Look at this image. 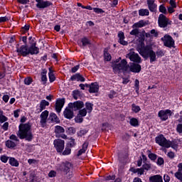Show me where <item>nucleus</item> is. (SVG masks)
Here are the masks:
<instances>
[{
	"label": "nucleus",
	"instance_id": "obj_1",
	"mask_svg": "<svg viewBox=\"0 0 182 182\" xmlns=\"http://www.w3.org/2000/svg\"><path fill=\"white\" fill-rule=\"evenodd\" d=\"M31 127H32V125L29 122L21 124L17 132V136L19 139H26L28 141H31L33 139V135H32V132H31Z\"/></svg>",
	"mask_w": 182,
	"mask_h": 182
},
{
	"label": "nucleus",
	"instance_id": "obj_2",
	"mask_svg": "<svg viewBox=\"0 0 182 182\" xmlns=\"http://www.w3.org/2000/svg\"><path fill=\"white\" fill-rule=\"evenodd\" d=\"M137 50L144 59H149V58L150 63H153V62L157 60L156 52L153 50L151 47L146 46L145 47H141V48H137Z\"/></svg>",
	"mask_w": 182,
	"mask_h": 182
},
{
	"label": "nucleus",
	"instance_id": "obj_3",
	"mask_svg": "<svg viewBox=\"0 0 182 182\" xmlns=\"http://www.w3.org/2000/svg\"><path fill=\"white\" fill-rule=\"evenodd\" d=\"M128 66L129 65H127V61L125 59L122 60V58H119L114 61L112 69L114 73H119L121 70L127 72Z\"/></svg>",
	"mask_w": 182,
	"mask_h": 182
},
{
	"label": "nucleus",
	"instance_id": "obj_4",
	"mask_svg": "<svg viewBox=\"0 0 182 182\" xmlns=\"http://www.w3.org/2000/svg\"><path fill=\"white\" fill-rule=\"evenodd\" d=\"M57 170L63 171V173H65L66 174L69 173V176H73V173L70 172V170H72V164L70 162H63L61 164L58 165Z\"/></svg>",
	"mask_w": 182,
	"mask_h": 182
},
{
	"label": "nucleus",
	"instance_id": "obj_5",
	"mask_svg": "<svg viewBox=\"0 0 182 182\" xmlns=\"http://www.w3.org/2000/svg\"><path fill=\"white\" fill-rule=\"evenodd\" d=\"M155 141L161 147H165L166 149H170V141L167 140L166 137L163 135H159L155 138Z\"/></svg>",
	"mask_w": 182,
	"mask_h": 182
},
{
	"label": "nucleus",
	"instance_id": "obj_6",
	"mask_svg": "<svg viewBox=\"0 0 182 182\" xmlns=\"http://www.w3.org/2000/svg\"><path fill=\"white\" fill-rule=\"evenodd\" d=\"M161 40L164 42V45L166 48H174V39L171 36L165 35Z\"/></svg>",
	"mask_w": 182,
	"mask_h": 182
},
{
	"label": "nucleus",
	"instance_id": "obj_7",
	"mask_svg": "<svg viewBox=\"0 0 182 182\" xmlns=\"http://www.w3.org/2000/svg\"><path fill=\"white\" fill-rule=\"evenodd\" d=\"M127 58H129L132 62H134L135 63H141V58L133 50H130L129 53L127 55Z\"/></svg>",
	"mask_w": 182,
	"mask_h": 182
},
{
	"label": "nucleus",
	"instance_id": "obj_8",
	"mask_svg": "<svg viewBox=\"0 0 182 182\" xmlns=\"http://www.w3.org/2000/svg\"><path fill=\"white\" fill-rule=\"evenodd\" d=\"M54 132L55 133V137L64 139V140H67L68 136L65 134V129L63 127L57 125L55 127Z\"/></svg>",
	"mask_w": 182,
	"mask_h": 182
},
{
	"label": "nucleus",
	"instance_id": "obj_9",
	"mask_svg": "<svg viewBox=\"0 0 182 182\" xmlns=\"http://www.w3.org/2000/svg\"><path fill=\"white\" fill-rule=\"evenodd\" d=\"M53 144L58 153H62L63 151V149H65V141L62 139H55L53 141Z\"/></svg>",
	"mask_w": 182,
	"mask_h": 182
},
{
	"label": "nucleus",
	"instance_id": "obj_10",
	"mask_svg": "<svg viewBox=\"0 0 182 182\" xmlns=\"http://www.w3.org/2000/svg\"><path fill=\"white\" fill-rule=\"evenodd\" d=\"M141 70V65L134 63H132L129 65H128L127 72H132L133 73H140Z\"/></svg>",
	"mask_w": 182,
	"mask_h": 182
},
{
	"label": "nucleus",
	"instance_id": "obj_11",
	"mask_svg": "<svg viewBox=\"0 0 182 182\" xmlns=\"http://www.w3.org/2000/svg\"><path fill=\"white\" fill-rule=\"evenodd\" d=\"M171 114H173V112L170 109L161 110L158 114L159 117H160V119L164 121L167 120V119H168Z\"/></svg>",
	"mask_w": 182,
	"mask_h": 182
},
{
	"label": "nucleus",
	"instance_id": "obj_12",
	"mask_svg": "<svg viewBox=\"0 0 182 182\" xmlns=\"http://www.w3.org/2000/svg\"><path fill=\"white\" fill-rule=\"evenodd\" d=\"M158 22L160 28H166L167 25L170 23V22H168V18H167V17L164 14L159 15Z\"/></svg>",
	"mask_w": 182,
	"mask_h": 182
},
{
	"label": "nucleus",
	"instance_id": "obj_13",
	"mask_svg": "<svg viewBox=\"0 0 182 182\" xmlns=\"http://www.w3.org/2000/svg\"><path fill=\"white\" fill-rule=\"evenodd\" d=\"M16 52L18 55L21 56H28L29 55V50L28 48V46H21L20 48L16 46Z\"/></svg>",
	"mask_w": 182,
	"mask_h": 182
},
{
	"label": "nucleus",
	"instance_id": "obj_14",
	"mask_svg": "<svg viewBox=\"0 0 182 182\" xmlns=\"http://www.w3.org/2000/svg\"><path fill=\"white\" fill-rule=\"evenodd\" d=\"M84 106L85 104L82 101H77L74 103L69 104L70 109H73L75 112H76V110H80V109H82Z\"/></svg>",
	"mask_w": 182,
	"mask_h": 182
},
{
	"label": "nucleus",
	"instance_id": "obj_15",
	"mask_svg": "<svg viewBox=\"0 0 182 182\" xmlns=\"http://www.w3.org/2000/svg\"><path fill=\"white\" fill-rule=\"evenodd\" d=\"M48 116H49V112L48 110L44 111L41 114L40 123H41L42 127H45V126H46V120H48Z\"/></svg>",
	"mask_w": 182,
	"mask_h": 182
},
{
	"label": "nucleus",
	"instance_id": "obj_16",
	"mask_svg": "<svg viewBox=\"0 0 182 182\" xmlns=\"http://www.w3.org/2000/svg\"><path fill=\"white\" fill-rule=\"evenodd\" d=\"M65 105V99L58 100L55 102V110L57 113H60L62 108Z\"/></svg>",
	"mask_w": 182,
	"mask_h": 182
},
{
	"label": "nucleus",
	"instance_id": "obj_17",
	"mask_svg": "<svg viewBox=\"0 0 182 182\" xmlns=\"http://www.w3.org/2000/svg\"><path fill=\"white\" fill-rule=\"evenodd\" d=\"M38 53H39V48L36 47V43H34L28 48V55H38Z\"/></svg>",
	"mask_w": 182,
	"mask_h": 182
},
{
	"label": "nucleus",
	"instance_id": "obj_18",
	"mask_svg": "<svg viewBox=\"0 0 182 182\" xmlns=\"http://www.w3.org/2000/svg\"><path fill=\"white\" fill-rule=\"evenodd\" d=\"M155 1L156 0H147L148 8L151 12H155L157 8V5L154 4Z\"/></svg>",
	"mask_w": 182,
	"mask_h": 182
},
{
	"label": "nucleus",
	"instance_id": "obj_19",
	"mask_svg": "<svg viewBox=\"0 0 182 182\" xmlns=\"http://www.w3.org/2000/svg\"><path fill=\"white\" fill-rule=\"evenodd\" d=\"M90 93H97L99 92V85L97 82H93L90 85Z\"/></svg>",
	"mask_w": 182,
	"mask_h": 182
},
{
	"label": "nucleus",
	"instance_id": "obj_20",
	"mask_svg": "<svg viewBox=\"0 0 182 182\" xmlns=\"http://www.w3.org/2000/svg\"><path fill=\"white\" fill-rule=\"evenodd\" d=\"M50 5H52V3L49 1H41L39 4H36L37 8H40V9H45V8H48L49 6H50Z\"/></svg>",
	"mask_w": 182,
	"mask_h": 182
},
{
	"label": "nucleus",
	"instance_id": "obj_21",
	"mask_svg": "<svg viewBox=\"0 0 182 182\" xmlns=\"http://www.w3.org/2000/svg\"><path fill=\"white\" fill-rule=\"evenodd\" d=\"M63 114L66 119H73V111L70 108H66L63 112Z\"/></svg>",
	"mask_w": 182,
	"mask_h": 182
},
{
	"label": "nucleus",
	"instance_id": "obj_22",
	"mask_svg": "<svg viewBox=\"0 0 182 182\" xmlns=\"http://www.w3.org/2000/svg\"><path fill=\"white\" fill-rule=\"evenodd\" d=\"M48 120H50L52 123H60V120L55 113H50Z\"/></svg>",
	"mask_w": 182,
	"mask_h": 182
},
{
	"label": "nucleus",
	"instance_id": "obj_23",
	"mask_svg": "<svg viewBox=\"0 0 182 182\" xmlns=\"http://www.w3.org/2000/svg\"><path fill=\"white\" fill-rule=\"evenodd\" d=\"M70 80L73 82L74 80H77V82H85V79L83 77V76L80 75V74L77 73L70 77Z\"/></svg>",
	"mask_w": 182,
	"mask_h": 182
},
{
	"label": "nucleus",
	"instance_id": "obj_24",
	"mask_svg": "<svg viewBox=\"0 0 182 182\" xmlns=\"http://www.w3.org/2000/svg\"><path fill=\"white\" fill-rule=\"evenodd\" d=\"M119 42L121 45L126 46L127 45V41H124V33L120 31L118 33Z\"/></svg>",
	"mask_w": 182,
	"mask_h": 182
},
{
	"label": "nucleus",
	"instance_id": "obj_25",
	"mask_svg": "<svg viewBox=\"0 0 182 182\" xmlns=\"http://www.w3.org/2000/svg\"><path fill=\"white\" fill-rule=\"evenodd\" d=\"M146 25H147V21L144 20H141L139 22L134 23L132 28L133 29L136 28H143V26H146Z\"/></svg>",
	"mask_w": 182,
	"mask_h": 182
},
{
	"label": "nucleus",
	"instance_id": "obj_26",
	"mask_svg": "<svg viewBox=\"0 0 182 182\" xmlns=\"http://www.w3.org/2000/svg\"><path fill=\"white\" fill-rule=\"evenodd\" d=\"M150 182H163V177L160 175H155L149 178Z\"/></svg>",
	"mask_w": 182,
	"mask_h": 182
},
{
	"label": "nucleus",
	"instance_id": "obj_27",
	"mask_svg": "<svg viewBox=\"0 0 182 182\" xmlns=\"http://www.w3.org/2000/svg\"><path fill=\"white\" fill-rule=\"evenodd\" d=\"M9 163L10 166H12L13 167H19V161L14 157L9 159Z\"/></svg>",
	"mask_w": 182,
	"mask_h": 182
},
{
	"label": "nucleus",
	"instance_id": "obj_28",
	"mask_svg": "<svg viewBox=\"0 0 182 182\" xmlns=\"http://www.w3.org/2000/svg\"><path fill=\"white\" fill-rule=\"evenodd\" d=\"M88 146H89V144L87 142H85L82 144V149L79 150L77 156H82L83 153H86V150H87Z\"/></svg>",
	"mask_w": 182,
	"mask_h": 182
},
{
	"label": "nucleus",
	"instance_id": "obj_29",
	"mask_svg": "<svg viewBox=\"0 0 182 182\" xmlns=\"http://www.w3.org/2000/svg\"><path fill=\"white\" fill-rule=\"evenodd\" d=\"M49 105V102L43 100L40 102V112H42L43 110H45L46 109V106Z\"/></svg>",
	"mask_w": 182,
	"mask_h": 182
},
{
	"label": "nucleus",
	"instance_id": "obj_30",
	"mask_svg": "<svg viewBox=\"0 0 182 182\" xmlns=\"http://www.w3.org/2000/svg\"><path fill=\"white\" fill-rule=\"evenodd\" d=\"M150 12H149V9H141L139 10V16H149Z\"/></svg>",
	"mask_w": 182,
	"mask_h": 182
},
{
	"label": "nucleus",
	"instance_id": "obj_31",
	"mask_svg": "<svg viewBox=\"0 0 182 182\" xmlns=\"http://www.w3.org/2000/svg\"><path fill=\"white\" fill-rule=\"evenodd\" d=\"M148 153V157L150 160H151L152 161H156V160H157V155L151 153V151L148 150L147 151Z\"/></svg>",
	"mask_w": 182,
	"mask_h": 182
},
{
	"label": "nucleus",
	"instance_id": "obj_32",
	"mask_svg": "<svg viewBox=\"0 0 182 182\" xmlns=\"http://www.w3.org/2000/svg\"><path fill=\"white\" fill-rule=\"evenodd\" d=\"M6 146L8 149H14L16 147V143L12 141L11 140H8L6 141Z\"/></svg>",
	"mask_w": 182,
	"mask_h": 182
},
{
	"label": "nucleus",
	"instance_id": "obj_33",
	"mask_svg": "<svg viewBox=\"0 0 182 182\" xmlns=\"http://www.w3.org/2000/svg\"><path fill=\"white\" fill-rule=\"evenodd\" d=\"M46 73H48V71L46 70H43L41 73V80L43 82V85L46 83L48 80V77H46Z\"/></svg>",
	"mask_w": 182,
	"mask_h": 182
},
{
	"label": "nucleus",
	"instance_id": "obj_34",
	"mask_svg": "<svg viewBox=\"0 0 182 182\" xmlns=\"http://www.w3.org/2000/svg\"><path fill=\"white\" fill-rule=\"evenodd\" d=\"M129 124L134 127H137V126H139V120L136 118H132L129 120Z\"/></svg>",
	"mask_w": 182,
	"mask_h": 182
},
{
	"label": "nucleus",
	"instance_id": "obj_35",
	"mask_svg": "<svg viewBox=\"0 0 182 182\" xmlns=\"http://www.w3.org/2000/svg\"><path fill=\"white\" fill-rule=\"evenodd\" d=\"M48 76H49L50 82L51 83H52V82H55L56 78L55 77V75L53 74V71H52L51 68H49Z\"/></svg>",
	"mask_w": 182,
	"mask_h": 182
},
{
	"label": "nucleus",
	"instance_id": "obj_36",
	"mask_svg": "<svg viewBox=\"0 0 182 182\" xmlns=\"http://www.w3.org/2000/svg\"><path fill=\"white\" fill-rule=\"evenodd\" d=\"M132 110L134 112V113H139L140 110H141V108L139 105H136V104H133L132 105Z\"/></svg>",
	"mask_w": 182,
	"mask_h": 182
},
{
	"label": "nucleus",
	"instance_id": "obj_37",
	"mask_svg": "<svg viewBox=\"0 0 182 182\" xmlns=\"http://www.w3.org/2000/svg\"><path fill=\"white\" fill-rule=\"evenodd\" d=\"M85 107L87 110L88 113H92V110H93V104L90 102H86L85 103Z\"/></svg>",
	"mask_w": 182,
	"mask_h": 182
},
{
	"label": "nucleus",
	"instance_id": "obj_38",
	"mask_svg": "<svg viewBox=\"0 0 182 182\" xmlns=\"http://www.w3.org/2000/svg\"><path fill=\"white\" fill-rule=\"evenodd\" d=\"M71 152L72 149L69 147V146L67 145L62 154L63 156H69V154H70Z\"/></svg>",
	"mask_w": 182,
	"mask_h": 182
},
{
	"label": "nucleus",
	"instance_id": "obj_39",
	"mask_svg": "<svg viewBox=\"0 0 182 182\" xmlns=\"http://www.w3.org/2000/svg\"><path fill=\"white\" fill-rule=\"evenodd\" d=\"M155 53L157 58H162V56H164L166 52L163 50L158 49Z\"/></svg>",
	"mask_w": 182,
	"mask_h": 182
},
{
	"label": "nucleus",
	"instance_id": "obj_40",
	"mask_svg": "<svg viewBox=\"0 0 182 182\" xmlns=\"http://www.w3.org/2000/svg\"><path fill=\"white\" fill-rule=\"evenodd\" d=\"M104 58L107 62L112 60V55H110L106 50L104 51Z\"/></svg>",
	"mask_w": 182,
	"mask_h": 182
},
{
	"label": "nucleus",
	"instance_id": "obj_41",
	"mask_svg": "<svg viewBox=\"0 0 182 182\" xmlns=\"http://www.w3.org/2000/svg\"><path fill=\"white\" fill-rule=\"evenodd\" d=\"M81 42L82 43V46H87V45L90 44V41L86 37L82 38Z\"/></svg>",
	"mask_w": 182,
	"mask_h": 182
},
{
	"label": "nucleus",
	"instance_id": "obj_42",
	"mask_svg": "<svg viewBox=\"0 0 182 182\" xmlns=\"http://www.w3.org/2000/svg\"><path fill=\"white\" fill-rule=\"evenodd\" d=\"M87 133V129H80L77 132V136H78V137H83V136H85V134H86Z\"/></svg>",
	"mask_w": 182,
	"mask_h": 182
},
{
	"label": "nucleus",
	"instance_id": "obj_43",
	"mask_svg": "<svg viewBox=\"0 0 182 182\" xmlns=\"http://www.w3.org/2000/svg\"><path fill=\"white\" fill-rule=\"evenodd\" d=\"M73 96L75 100H77L79 99V97L80 96V92L78 90H74L73 92Z\"/></svg>",
	"mask_w": 182,
	"mask_h": 182
},
{
	"label": "nucleus",
	"instance_id": "obj_44",
	"mask_svg": "<svg viewBox=\"0 0 182 182\" xmlns=\"http://www.w3.org/2000/svg\"><path fill=\"white\" fill-rule=\"evenodd\" d=\"M175 177L179 180V181L182 182V173L180 171H177L175 173Z\"/></svg>",
	"mask_w": 182,
	"mask_h": 182
},
{
	"label": "nucleus",
	"instance_id": "obj_45",
	"mask_svg": "<svg viewBox=\"0 0 182 182\" xmlns=\"http://www.w3.org/2000/svg\"><path fill=\"white\" fill-rule=\"evenodd\" d=\"M79 114L81 116V117H85L86 114H87V110L86 109H82L79 111Z\"/></svg>",
	"mask_w": 182,
	"mask_h": 182
},
{
	"label": "nucleus",
	"instance_id": "obj_46",
	"mask_svg": "<svg viewBox=\"0 0 182 182\" xmlns=\"http://www.w3.org/2000/svg\"><path fill=\"white\" fill-rule=\"evenodd\" d=\"M68 147H75V146H76V143L75 142V139H70V141L68 143Z\"/></svg>",
	"mask_w": 182,
	"mask_h": 182
},
{
	"label": "nucleus",
	"instance_id": "obj_47",
	"mask_svg": "<svg viewBox=\"0 0 182 182\" xmlns=\"http://www.w3.org/2000/svg\"><path fill=\"white\" fill-rule=\"evenodd\" d=\"M9 159V157L5 156V155H2L0 157V160L1 161H2V163H8V160Z\"/></svg>",
	"mask_w": 182,
	"mask_h": 182
},
{
	"label": "nucleus",
	"instance_id": "obj_48",
	"mask_svg": "<svg viewBox=\"0 0 182 182\" xmlns=\"http://www.w3.org/2000/svg\"><path fill=\"white\" fill-rule=\"evenodd\" d=\"M139 85H140V82L139 81V80H135L134 86H135V90H136V93H139Z\"/></svg>",
	"mask_w": 182,
	"mask_h": 182
},
{
	"label": "nucleus",
	"instance_id": "obj_49",
	"mask_svg": "<svg viewBox=\"0 0 182 182\" xmlns=\"http://www.w3.org/2000/svg\"><path fill=\"white\" fill-rule=\"evenodd\" d=\"M93 11H94V12H95V14H104L105 13V11H103V9H99V8H93Z\"/></svg>",
	"mask_w": 182,
	"mask_h": 182
},
{
	"label": "nucleus",
	"instance_id": "obj_50",
	"mask_svg": "<svg viewBox=\"0 0 182 182\" xmlns=\"http://www.w3.org/2000/svg\"><path fill=\"white\" fill-rule=\"evenodd\" d=\"M156 163L158 166H162V164H164V159L161 157H159Z\"/></svg>",
	"mask_w": 182,
	"mask_h": 182
},
{
	"label": "nucleus",
	"instance_id": "obj_51",
	"mask_svg": "<svg viewBox=\"0 0 182 182\" xmlns=\"http://www.w3.org/2000/svg\"><path fill=\"white\" fill-rule=\"evenodd\" d=\"M142 168L143 170H150V168H151V165L149 164H144L142 166Z\"/></svg>",
	"mask_w": 182,
	"mask_h": 182
},
{
	"label": "nucleus",
	"instance_id": "obj_52",
	"mask_svg": "<svg viewBox=\"0 0 182 182\" xmlns=\"http://www.w3.org/2000/svg\"><path fill=\"white\" fill-rule=\"evenodd\" d=\"M25 85H29L32 83V79L31 77H27L24 80Z\"/></svg>",
	"mask_w": 182,
	"mask_h": 182
},
{
	"label": "nucleus",
	"instance_id": "obj_53",
	"mask_svg": "<svg viewBox=\"0 0 182 182\" xmlns=\"http://www.w3.org/2000/svg\"><path fill=\"white\" fill-rule=\"evenodd\" d=\"M130 35H134L135 36L136 35H139V29L134 28L130 32Z\"/></svg>",
	"mask_w": 182,
	"mask_h": 182
},
{
	"label": "nucleus",
	"instance_id": "obj_54",
	"mask_svg": "<svg viewBox=\"0 0 182 182\" xmlns=\"http://www.w3.org/2000/svg\"><path fill=\"white\" fill-rule=\"evenodd\" d=\"M109 99H113V97H116V92L110 91L109 94L108 95Z\"/></svg>",
	"mask_w": 182,
	"mask_h": 182
},
{
	"label": "nucleus",
	"instance_id": "obj_55",
	"mask_svg": "<svg viewBox=\"0 0 182 182\" xmlns=\"http://www.w3.org/2000/svg\"><path fill=\"white\" fill-rule=\"evenodd\" d=\"M159 11L160 12H162V14H166L167 9L164 7V6L161 5L159 6Z\"/></svg>",
	"mask_w": 182,
	"mask_h": 182
},
{
	"label": "nucleus",
	"instance_id": "obj_56",
	"mask_svg": "<svg viewBox=\"0 0 182 182\" xmlns=\"http://www.w3.org/2000/svg\"><path fill=\"white\" fill-rule=\"evenodd\" d=\"M10 139L14 140V141H19V139H18V136L15 134H12L10 136Z\"/></svg>",
	"mask_w": 182,
	"mask_h": 182
},
{
	"label": "nucleus",
	"instance_id": "obj_57",
	"mask_svg": "<svg viewBox=\"0 0 182 182\" xmlns=\"http://www.w3.org/2000/svg\"><path fill=\"white\" fill-rule=\"evenodd\" d=\"M176 131L178 133H182V124H179L176 127Z\"/></svg>",
	"mask_w": 182,
	"mask_h": 182
},
{
	"label": "nucleus",
	"instance_id": "obj_58",
	"mask_svg": "<svg viewBox=\"0 0 182 182\" xmlns=\"http://www.w3.org/2000/svg\"><path fill=\"white\" fill-rule=\"evenodd\" d=\"M49 177H56V171H50L48 173Z\"/></svg>",
	"mask_w": 182,
	"mask_h": 182
},
{
	"label": "nucleus",
	"instance_id": "obj_59",
	"mask_svg": "<svg viewBox=\"0 0 182 182\" xmlns=\"http://www.w3.org/2000/svg\"><path fill=\"white\" fill-rule=\"evenodd\" d=\"M8 127H9V123H8V122H5V123L3 124V126H2V129H3V130H4V131L8 130Z\"/></svg>",
	"mask_w": 182,
	"mask_h": 182
},
{
	"label": "nucleus",
	"instance_id": "obj_60",
	"mask_svg": "<svg viewBox=\"0 0 182 182\" xmlns=\"http://www.w3.org/2000/svg\"><path fill=\"white\" fill-rule=\"evenodd\" d=\"M169 143H170L169 147H172V149H176V148H177V144H175L174 141H169Z\"/></svg>",
	"mask_w": 182,
	"mask_h": 182
},
{
	"label": "nucleus",
	"instance_id": "obj_61",
	"mask_svg": "<svg viewBox=\"0 0 182 182\" xmlns=\"http://www.w3.org/2000/svg\"><path fill=\"white\" fill-rule=\"evenodd\" d=\"M167 156H168V157H169V159H174V157H175L174 152H173V151L168 152Z\"/></svg>",
	"mask_w": 182,
	"mask_h": 182
},
{
	"label": "nucleus",
	"instance_id": "obj_62",
	"mask_svg": "<svg viewBox=\"0 0 182 182\" xmlns=\"http://www.w3.org/2000/svg\"><path fill=\"white\" fill-rule=\"evenodd\" d=\"M75 122H76V123H82L83 122V118H82L80 117H77L75 118Z\"/></svg>",
	"mask_w": 182,
	"mask_h": 182
},
{
	"label": "nucleus",
	"instance_id": "obj_63",
	"mask_svg": "<svg viewBox=\"0 0 182 182\" xmlns=\"http://www.w3.org/2000/svg\"><path fill=\"white\" fill-rule=\"evenodd\" d=\"M9 19L6 16L0 17V23L2 22H6V21H9Z\"/></svg>",
	"mask_w": 182,
	"mask_h": 182
},
{
	"label": "nucleus",
	"instance_id": "obj_64",
	"mask_svg": "<svg viewBox=\"0 0 182 182\" xmlns=\"http://www.w3.org/2000/svg\"><path fill=\"white\" fill-rule=\"evenodd\" d=\"M164 180L165 182H170V176L168 175H164Z\"/></svg>",
	"mask_w": 182,
	"mask_h": 182
}]
</instances>
